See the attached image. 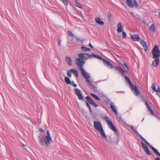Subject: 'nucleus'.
Here are the masks:
<instances>
[{
	"label": "nucleus",
	"mask_w": 160,
	"mask_h": 160,
	"mask_svg": "<svg viewBox=\"0 0 160 160\" xmlns=\"http://www.w3.org/2000/svg\"><path fill=\"white\" fill-rule=\"evenodd\" d=\"M39 142L41 145L44 146L45 144L42 139H39Z\"/></svg>",
	"instance_id": "obj_32"
},
{
	"label": "nucleus",
	"mask_w": 160,
	"mask_h": 160,
	"mask_svg": "<svg viewBox=\"0 0 160 160\" xmlns=\"http://www.w3.org/2000/svg\"><path fill=\"white\" fill-rule=\"evenodd\" d=\"M140 42L142 45L143 47L144 48H146L147 47V45L146 42L144 41L143 40H141L140 41Z\"/></svg>",
	"instance_id": "obj_23"
},
{
	"label": "nucleus",
	"mask_w": 160,
	"mask_h": 160,
	"mask_svg": "<svg viewBox=\"0 0 160 160\" xmlns=\"http://www.w3.org/2000/svg\"><path fill=\"white\" fill-rule=\"evenodd\" d=\"M142 146L143 148V149H145L148 148L147 146L145 144L143 143L142 142H141Z\"/></svg>",
	"instance_id": "obj_35"
},
{
	"label": "nucleus",
	"mask_w": 160,
	"mask_h": 160,
	"mask_svg": "<svg viewBox=\"0 0 160 160\" xmlns=\"http://www.w3.org/2000/svg\"><path fill=\"white\" fill-rule=\"evenodd\" d=\"M130 14L132 15V16L133 17H134V13H132V12H130Z\"/></svg>",
	"instance_id": "obj_44"
},
{
	"label": "nucleus",
	"mask_w": 160,
	"mask_h": 160,
	"mask_svg": "<svg viewBox=\"0 0 160 160\" xmlns=\"http://www.w3.org/2000/svg\"><path fill=\"white\" fill-rule=\"evenodd\" d=\"M118 121L119 122L121 123V124H125L127 126L129 127V125H128L127 124L125 123L123 121V120H122V118L121 117H120L119 118V119L118 120Z\"/></svg>",
	"instance_id": "obj_25"
},
{
	"label": "nucleus",
	"mask_w": 160,
	"mask_h": 160,
	"mask_svg": "<svg viewBox=\"0 0 160 160\" xmlns=\"http://www.w3.org/2000/svg\"><path fill=\"white\" fill-rule=\"evenodd\" d=\"M147 47L146 48H144V50L146 52L147 51Z\"/></svg>",
	"instance_id": "obj_52"
},
{
	"label": "nucleus",
	"mask_w": 160,
	"mask_h": 160,
	"mask_svg": "<svg viewBox=\"0 0 160 160\" xmlns=\"http://www.w3.org/2000/svg\"><path fill=\"white\" fill-rule=\"evenodd\" d=\"M117 28L118 29L117 31L118 33H119L122 32L123 27L122 26L121 23H118V25Z\"/></svg>",
	"instance_id": "obj_14"
},
{
	"label": "nucleus",
	"mask_w": 160,
	"mask_h": 160,
	"mask_svg": "<svg viewBox=\"0 0 160 160\" xmlns=\"http://www.w3.org/2000/svg\"><path fill=\"white\" fill-rule=\"evenodd\" d=\"M154 59H155V60L152 61V65L153 67H157L159 62V58Z\"/></svg>",
	"instance_id": "obj_12"
},
{
	"label": "nucleus",
	"mask_w": 160,
	"mask_h": 160,
	"mask_svg": "<svg viewBox=\"0 0 160 160\" xmlns=\"http://www.w3.org/2000/svg\"><path fill=\"white\" fill-rule=\"evenodd\" d=\"M47 135L45 136L44 138V140L45 142V145L48 146L50 144V142L52 141L51 137L50 136L49 131V130H48L47 131Z\"/></svg>",
	"instance_id": "obj_6"
},
{
	"label": "nucleus",
	"mask_w": 160,
	"mask_h": 160,
	"mask_svg": "<svg viewBox=\"0 0 160 160\" xmlns=\"http://www.w3.org/2000/svg\"><path fill=\"white\" fill-rule=\"evenodd\" d=\"M110 106L112 110L115 113V114L116 115L117 114V111L116 109V107L114 105V103L113 102H112L110 104Z\"/></svg>",
	"instance_id": "obj_15"
},
{
	"label": "nucleus",
	"mask_w": 160,
	"mask_h": 160,
	"mask_svg": "<svg viewBox=\"0 0 160 160\" xmlns=\"http://www.w3.org/2000/svg\"><path fill=\"white\" fill-rule=\"evenodd\" d=\"M145 104L147 106V107H148L149 105L148 104V103H147V102L146 101H145Z\"/></svg>",
	"instance_id": "obj_46"
},
{
	"label": "nucleus",
	"mask_w": 160,
	"mask_h": 160,
	"mask_svg": "<svg viewBox=\"0 0 160 160\" xmlns=\"http://www.w3.org/2000/svg\"><path fill=\"white\" fill-rule=\"evenodd\" d=\"M90 55H91V56L90 57H89L88 58H91L92 56H93V57H94L95 58H97L98 59H102H102H103L102 57H101L100 56H99L98 55H96L94 53H92V54H91Z\"/></svg>",
	"instance_id": "obj_24"
},
{
	"label": "nucleus",
	"mask_w": 160,
	"mask_h": 160,
	"mask_svg": "<svg viewBox=\"0 0 160 160\" xmlns=\"http://www.w3.org/2000/svg\"><path fill=\"white\" fill-rule=\"evenodd\" d=\"M155 160H160V159L158 157V158H155Z\"/></svg>",
	"instance_id": "obj_48"
},
{
	"label": "nucleus",
	"mask_w": 160,
	"mask_h": 160,
	"mask_svg": "<svg viewBox=\"0 0 160 160\" xmlns=\"http://www.w3.org/2000/svg\"><path fill=\"white\" fill-rule=\"evenodd\" d=\"M130 128L143 141L148 145L150 148L154 152L160 156V153L154 147L151 145L140 134H139L136 129H134V126L132 125L130 126Z\"/></svg>",
	"instance_id": "obj_2"
},
{
	"label": "nucleus",
	"mask_w": 160,
	"mask_h": 160,
	"mask_svg": "<svg viewBox=\"0 0 160 160\" xmlns=\"http://www.w3.org/2000/svg\"><path fill=\"white\" fill-rule=\"evenodd\" d=\"M89 45L92 48H93L90 43H89Z\"/></svg>",
	"instance_id": "obj_45"
},
{
	"label": "nucleus",
	"mask_w": 160,
	"mask_h": 160,
	"mask_svg": "<svg viewBox=\"0 0 160 160\" xmlns=\"http://www.w3.org/2000/svg\"><path fill=\"white\" fill-rule=\"evenodd\" d=\"M66 60L67 63L70 66L72 64V60L71 58L69 57H66Z\"/></svg>",
	"instance_id": "obj_19"
},
{
	"label": "nucleus",
	"mask_w": 160,
	"mask_h": 160,
	"mask_svg": "<svg viewBox=\"0 0 160 160\" xmlns=\"http://www.w3.org/2000/svg\"><path fill=\"white\" fill-rule=\"evenodd\" d=\"M91 96L95 98L98 101H99L100 100V99L95 94L93 93L90 94Z\"/></svg>",
	"instance_id": "obj_28"
},
{
	"label": "nucleus",
	"mask_w": 160,
	"mask_h": 160,
	"mask_svg": "<svg viewBox=\"0 0 160 160\" xmlns=\"http://www.w3.org/2000/svg\"><path fill=\"white\" fill-rule=\"evenodd\" d=\"M149 29L150 30L152 31L153 32H154L156 30V28L155 25L154 24H152L150 27Z\"/></svg>",
	"instance_id": "obj_20"
},
{
	"label": "nucleus",
	"mask_w": 160,
	"mask_h": 160,
	"mask_svg": "<svg viewBox=\"0 0 160 160\" xmlns=\"http://www.w3.org/2000/svg\"><path fill=\"white\" fill-rule=\"evenodd\" d=\"M81 49L82 51L84 52H86L87 51H88L90 50V49L88 48L85 47L84 46H82L81 47Z\"/></svg>",
	"instance_id": "obj_27"
},
{
	"label": "nucleus",
	"mask_w": 160,
	"mask_h": 160,
	"mask_svg": "<svg viewBox=\"0 0 160 160\" xmlns=\"http://www.w3.org/2000/svg\"><path fill=\"white\" fill-rule=\"evenodd\" d=\"M61 40L59 39L58 43L59 46H61Z\"/></svg>",
	"instance_id": "obj_43"
},
{
	"label": "nucleus",
	"mask_w": 160,
	"mask_h": 160,
	"mask_svg": "<svg viewBox=\"0 0 160 160\" xmlns=\"http://www.w3.org/2000/svg\"><path fill=\"white\" fill-rule=\"evenodd\" d=\"M70 84H71L74 87H77V85L76 84H75L73 81L71 82Z\"/></svg>",
	"instance_id": "obj_39"
},
{
	"label": "nucleus",
	"mask_w": 160,
	"mask_h": 160,
	"mask_svg": "<svg viewBox=\"0 0 160 160\" xmlns=\"http://www.w3.org/2000/svg\"><path fill=\"white\" fill-rule=\"evenodd\" d=\"M91 82H89L88 83L93 88L94 90H95V91H97V87L95 86H94L93 85H92L91 83Z\"/></svg>",
	"instance_id": "obj_34"
},
{
	"label": "nucleus",
	"mask_w": 160,
	"mask_h": 160,
	"mask_svg": "<svg viewBox=\"0 0 160 160\" xmlns=\"http://www.w3.org/2000/svg\"><path fill=\"white\" fill-rule=\"evenodd\" d=\"M125 79L126 80L128 81L129 85H130V87L132 89V90H133V85L132 84L131 81L130 80L129 78L127 76H126Z\"/></svg>",
	"instance_id": "obj_18"
},
{
	"label": "nucleus",
	"mask_w": 160,
	"mask_h": 160,
	"mask_svg": "<svg viewBox=\"0 0 160 160\" xmlns=\"http://www.w3.org/2000/svg\"><path fill=\"white\" fill-rule=\"evenodd\" d=\"M157 91L160 92V88H159L158 87V90Z\"/></svg>",
	"instance_id": "obj_51"
},
{
	"label": "nucleus",
	"mask_w": 160,
	"mask_h": 160,
	"mask_svg": "<svg viewBox=\"0 0 160 160\" xmlns=\"http://www.w3.org/2000/svg\"><path fill=\"white\" fill-rule=\"evenodd\" d=\"M38 140H39V139H42V138H41V137L40 136H38Z\"/></svg>",
	"instance_id": "obj_50"
},
{
	"label": "nucleus",
	"mask_w": 160,
	"mask_h": 160,
	"mask_svg": "<svg viewBox=\"0 0 160 160\" xmlns=\"http://www.w3.org/2000/svg\"><path fill=\"white\" fill-rule=\"evenodd\" d=\"M108 18V19L109 20V21H110L111 20V18L112 16V14L110 12H108L107 13Z\"/></svg>",
	"instance_id": "obj_31"
},
{
	"label": "nucleus",
	"mask_w": 160,
	"mask_h": 160,
	"mask_svg": "<svg viewBox=\"0 0 160 160\" xmlns=\"http://www.w3.org/2000/svg\"><path fill=\"white\" fill-rule=\"evenodd\" d=\"M39 129L40 131L42 132H43L45 131V130L42 128H39Z\"/></svg>",
	"instance_id": "obj_41"
},
{
	"label": "nucleus",
	"mask_w": 160,
	"mask_h": 160,
	"mask_svg": "<svg viewBox=\"0 0 160 160\" xmlns=\"http://www.w3.org/2000/svg\"><path fill=\"white\" fill-rule=\"evenodd\" d=\"M76 39L78 41V40H80V39L79 38H76Z\"/></svg>",
	"instance_id": "obj_54"
},
{
	"label": "nucleus",
	"mask_w": 160,
	"mask_h": 160,
	"mask_svg": "<svg viewBox=\"0 0 160 160\" xmlns=\"http://www.w3.org/2000/svg\"><path fill=\"white\" fill-rule=\"evenodd\" d=\"M91 56L89 54L86 53H81L78 54V58L76 59L75 62L77 67L81 70V73L82 76L86 79V82H91L89 78L90 75L89 73L87 72L82 68L83 66L85 63V60Z\"/></svg>",
	"instance_id": "obj_1"
},
{
	"label": "nucleus",
	"mask_w": 160,
	"mask_h": 160,
	"mask_svg": "<svg viewBox=\"0 0 160 160\" xmlns=\"http://www.w3.org/2000/svg\"><path fill=\"white\" fill-rule=\"evenodd\" d=\"M103 63L108 68L112 69L114 68L113 65L105 59H102Z\"/></svg>",
	"instance_id": "obj_10"
},
{
	"label": "nucleus",
	"mask_w": 160,
	"mask_h": 160,
	"mask_svg": "<svg viewBox=\"0 0 160 160\" xmlns=\"http://www.w3.org/2000/svg\"><path fill=\"white\" fill-rule=\"evenodd\" d=\"M66 6H68V3L67 0H60Z\"/></svg>",
	"instance_id": "obj_33"
},
{
	"label": "nucleus",
	"mask_w": 160,
	"mask_h": 160,
	"mask_svg": "<svg viewBox=\"0 0 160 160\" xmlns=\"http://www.w3.org/2000/svg\"><path fill=\"white\" fill-rule=\"evenodd\" d=\"M152 90H154L155 91H156V92H157V90H156V88H155V85L154 84H152Z\"/></svg>",
	"instance_id": "obj_38"
},
{
	"label": "nucleus",
	"mask_w": 160,
	"mask_h": 160,
	"mask_svg": "<svg viewBox=\"0 0 160 160\" xmlns=\"http://www.w3.org/2000/svg\"><path fill=\"white\" fill-rule=\"evenodd\" d=\"M124 65L125 66L126 68H127V70H128V66L127 64L126 63L124 62Z\"/></svg>",
	"instance_id": "obj_42"
},
{
	"label": "nucleus",
	"mask_w": 160,
	"mask_h": 160,
	"mask_svg": "<svg viewBox=\"0 0 160 160\" xmlns=\"http://www.w3.org/2000/svg\"><path fill=\"white\" fill-rule=\"evenodd\" d=\"M134 94L137 96H138L139 93V92L137 87L136 85H133V90Z\"/></svg>",
	"instance_id": "obj_13"
},
{
	"label": "nucleus",
	"mask_w": 160,
	"mask_h": 160,
	"mask_svg": "<svg viewBox=\"0 0 160 160\" xmlns=\"http://www.w3.org/2000/svg\"><path fill=\"white\" fill-rule=\"evenodd\" d=\"M94 126L95 129L98 132H99L101 136L105 139H107V136L102 128L101 123L100 121H94Z\"/></svg>",
	"instance_id": "obj_3"
},
{
	"label": "nucleus",
	"mask_w": 160,
	"mask_h": 160,
	"mask_svg": "<svg viewBox=\"0 0 160 160\" xmlns=\"http://www.w3.org/2000/svg\"><path fill=\"white\" fill-rule=\"evenodd\" d=\"M75 94L78 96V99L80 100H83V97L82 93L81 90L79 89L76 88L74 89Z\"/></svg>",
	"instance_id": "obj_8"
},
{
	"label": "nucleus",
	"mask_w": 160,
	"mask_h": 160,
	"mask_svg": "<svg viewBox=\"0 0 160 160\" xmlns=\"http://www.w3.org/2000/svg\"><path fill=\"white\" fill-rule=\"evenodd\" d=\"M115 68L119 72V73H121L122 75H123L125 71L121 67L118 66L116 67Z\"/></svg>",
	"instance_id": "obj_16"
},
{
	"label": "nucleus",
	"mask_w": 160,
	"mask_h": 160,
	"mask_svg": "<svg viewBox=\"0 0 160 160\" xmlns=\"http://www.w3.org/2000/svg\"><path fill=\"white\" fill-rule=\"evenodd\" d=\"M158 17L159 18H160V12H159Z\"/></svg>",
	"instance_id": "obj_53"
},
{
	"label": "nucleus",
	"mask_w": 160,
	"mask_h": 160,
	"mask_svg": "<svg viewBox=\"0 0 160 160\" xmlns=\"http://www.w3.org/2000/svg\"><path fill=\"white\" fill-rule=\"evenodd\" d=\"M86 99L88 103H90L92 104V106L95 107H97L98 106V105L96 104L91 97L88 96H87L86 97Z\"/></svg>",
	"instance_id": "obj_9"
},
{
	"label": "nucleus",
	"mask_w": 160,
	"mask_h": 160,
	"mask_svg": "<svg viewBox=\"0 0 160 160\" xmlns=\"http://www.w3.org/2000/svg\"><path fill=\"white\" fill-rule=\"evenodd\" d=\"M104 118L105 119L106 121L107 122L109 128L113 130L115 133L117 134H118V132L117 131V130L115 127L112 122L110 120L109 118L107 117H104Z\"/></svg>",
	"instance_id": "obj_5"
},
{
	"label": "nucleus",
	"mask_w": 160,
	"mask_h": 160,
	"mask_svg": "<svg viewBox=\"0 0 160 160\" xmlns=\"http://www.w3.org/2000/svg\"><path fill=\"white\" fill-rule=\"evenodd\" d=\"M144 150L145 152H146V154L147 155H151V153L150 152L148 148H146L145 149H144Z\"/></svg>",
	"instance_id": "obj_29"
},
{
	"label": "nucleus",
	"mask_w": 160,
	"mask_h": 160,
	"mask_svg": "<svg viewBox=\"0 0 160 160\" xmlns=\"http://www.w3.org/2000/svg\"><path fill=\"white\" fill-rule=\"evenodd\" d=\"M86 104L87 106V107L88 108L90 112L91 113H92V109L91 108L90 106L89 105L88 103V102H86Z\"/></svg>",
	"instance_id": "obj_30"
},
{
	"label": "nucleus",
	"mask_w": 160,
	"mask_h": 160,
	"mask_svg": "<svg viewBox=\"0 0 160 160\" xmlns=\"http://www.w3.org/2000/svg\"><path fill=\"white\" fill-rule=\"evenodd\" d=\"M68 34L71 37H73V33L70 31H68Z\"/></svg>",
	"instance_id": "obj_40"
},
{
	"label": "nucleus",
	"mask_w": 160,
	"mask_h": 160,
	"mask_svg": "<svg viewBox=\"0 0 160 160\" xmlns=\"http://www.w3.org/2000/svg\"><path fill=\"white\" fill-rule=\"evenodd\" d=\"M65 82L68 84H70L71 82L69 78L67 77H66L65 78Z\"/></svg>",
	"instance_id": "obj_26"
},
{
	"label": "nucleus",
	"mask_w": 160,
	"mask_h": 160,
	"mask_svg": "<svg viewBox=\"0 0 160 160\" xmlns=\"http://www.w3.org/2000/svg\"><path fill=\"white\" fill-rule=\"evenodd\" d=\"M150 111V112H151V113H152V114H153V111L151 109V110H149Z\"/></svg>",
	"instance_id": "obj_49"
},
{
	"label": "nucleus",
	"mask_w": 160,
	"mask_h": 160,
	"mask_svg": "<svg viewBox=\"0 0 160 160\" xmlns=\"http://www.w3.org/2000/svg\"><path fill=\"white\" fill-rule=\"evenodd\" d=\"M71 71L69 70H68L67 72V75L70 78L71 77Z\"/></svg>",
	"instance_id": "obj_36"
},
{
	"label": "nucleus",
	"mask_w": 160,
	"mask_h": 160,
	"mask_svg": "<svg viewBox=\"0 0 160 160\" xmlns=\"http://www.w3.org/2000/svg\"><path fill=\"white\" fill-rule=\"evenodd\" d=\"M147 108H148V109L149 110H150L152 109L151 108L149 107V106H148V107H147Z\"/></svg>",
	"instance_id": "obj_47"
},
{
	"label": "nucleus",
	"mask_w": 160,
	"mask_h": 160,
	"mask_svg": "<svg viewBox=\"0 0 160 160\" xmlns=\"http://www.w3.org/2000/svg\"><path fill=\"white\" fill-rule=\"evenodd\" d=\"M95 20L96 22L99 25H103L104 24L103 21H101L99 18L97 17L95 18Z\"/></svg>",
	"instance_id": "obj_17"
},
{
	"label": "nucleus",
	"mask_w": 160,
	"mask_h": 160,
	"mask_svg": "<svg viewBox=\"0 0 160 160\" xmlns=\"http://www.w3.org/2000/svg\"><path fill=\"white\" fill-rule=\"evenodd\" d=\"M127 4L131 8L134 7L137 8L139 7V5L136 0H126Z\"/></svg>",
	"instance_id": "obj_7"
},
{
	"label": "nucleus",
	"mask_w": 160,
	"mask_h": 160,
	"mask_svg": "<svg viewBox=\"0 0 160 160\" xmlns=\"http://www.w3.org/2000/svg\"><path fill=\"white\" fill-rule=\"evenodd\" d=\"M74 4L75 5L78 7L80 8H82V5L76 1H75L74 2Z\"/></svg>",
	"instance_id": "obj_21"
},
{
	"label": "nucleus",
	"mask_w": 160,
	"mask_h": 160,
	"mask_svg": "<svg viewBox=\"0 0 160 160\" xmlns=\"http://www.w3.org/2000/svg\"><path fill=\"white\" fill-rule=\"evenodd\" d=\"M70 71L71 72L74 73L76 75L77 77H78V72L76 70H74L73 68H71L70 69Z\"/></svg>",
	"instance_id": "obj_22"
},
{
	"label": "nucleus",
	"mask_w": 160,
	"mask_h": 160,
	"mask_svg": "<svg viewBox=\"0 0 160 160\" xmlns=\"http://www.w3.org/2000/svg\"><path fill=\"white\" fill-rule=\"evenodd\" d=\"M152 54L153 58H160V50L157 45H155L152 50Z\"/></svg>",
	"instance_id": "obj_4"
},
{
	"label": "nucleus",
	"mask_w": 160,
	"mask_h": 160,
	"mask_svg": "<svg viewBox=\"0 0 160 160\" xmlns=\"http://www.w3.org/2000/svg\"><path fill=\"white\" fill-rule=\"evenodd\" d=\"M122 32V38H125L126 34V32L124 31Z\"/></svg>",
	"instance_id": "obj_37"
},
{
	"label": "nucleus",
	"mask_w": 160,
	"mask_h": 160,
	"mask_svg": "<svg viewBox=\"0 0 160 160\" xmlns=\"http://www.w3.org/2000/svg\"><path fill=\"white\" fill-rule=\"evenodd\" d=\"M131 38L134 41H139L140 40L139 35L138 34L131 35Z\"/></svg>",
	"instance_id": "obj_11"
}]
</instances>
